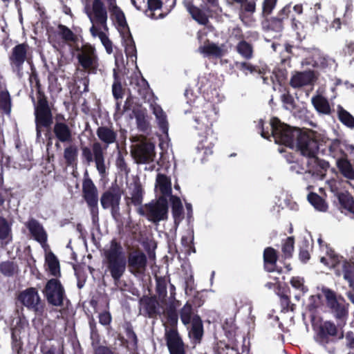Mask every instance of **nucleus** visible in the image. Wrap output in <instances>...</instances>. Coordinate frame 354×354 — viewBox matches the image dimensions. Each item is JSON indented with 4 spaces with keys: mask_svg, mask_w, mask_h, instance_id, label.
<instances>
[{
    "mask_svg": "<svg viewBox=\"0 0 354 354\" xmlns=\"http://www.w3.org/2000/svg\"><path fill=\"white\" fill-rule=\"evenodd\" d=\"M138 213L145 216L149 221L157 224L168 218V201L166 197L160 196L156 201L146 203L138 209Z\"/></svg>",
    "mask_w": 354,
    "mask_h": 354,
    "instance_id": "1a4fd4ad",
    "label": "nucleus"
},
{
    "mask_svg": "<svg viewBox=\"0 0 354 354\" xmlns=\"http://www.w3.org/2000/svg\"><path fill=\"white\" fill-rule=\"evenodd\" d=\"M25 225L34 239L44 247L47 243L48 234L43 225L33 218H30Z\"/></svg>",
    "mask_w": 354,
    "mask_h": 354,
    "instance_id": "412c9836",
    "label": "nucleus"
},
{
    "mask_svg": "<svg viewBox=\"0 0 354 354\" xmlns=\"http://www.w3.org/2000/svg\"><path fill=\"white\" fill-rule=\"evenodd\" d=\"M272 136L276 143L293 149L300 129L283 123L277 118L270 121Z\"/></svg>",
    "mask_w": 354,
    "mask_h": 354,
    "instance_id": "0eeeda50",
    "label": "nucleus"
},
{
    "mask_svg": "<svg viewBox=\"0 0 354 354\" xmlns=\"http://www.w3.org/2000/svg\"><path fill=\"white\" fill-rule=\"evenodd\" d=\"M338 118L345 126L354 128V117L342 106L338 108Z\"/></svg>",
    "mask_w": 354,
    "mask_h": 354,
    "instance_id": "13d9d810",
    "label": "nucleus"
},
{
    "mask_svg": "<svg viewBox=\"0 0 354 354\" xmlns=\"http://www.w3.org/2000/svg\"><path fill=\"white\" fill-rule=\"evenodd\" d=\"M344 324L337 322L335 324L331 321H326L318 328L315 337L316 342L328 350L330 354H334L335 348L333 346L329 347L330 344H335L339 339L344 337L342 328Z\"/></svg>",
    "mask_w": 354,
    "mask_h": 354,
    "instance_id": "7ed1b4c3",
    "label": "nucleus"
},
{
    "mask_svg": "<svg viewBox=\"0 0 354 354\" xmlns=\"http://www.w3.org/2000/svg\"><path fill=\"white\" fill-rule=\"evenodd\" d=\"M82 197L85 201L94 221L95 218H98V189L93 180L89 177L87 171L84 173L82 180Z\"/></svg>",
    "mask_w": 354,
    "mask_h": 354,
    "instance_id": "9b49d317",
    "label": "nucleus"
},
{
    "mask_svg": "<svg viewBox=\"0 0 354 354\" xmlns=\"http://www.w3.org/2000/svg\"><path fill=\"white\" fill-rule=\"evenodd\" d=\"M322 292L325 297L326 306L330 313L337 322H342V324L345 325L348 316L349 304L342 295H337L330 288H324Z\"/></svg>",
    "mask_w": 354,
    "mask_h": 354,
    "instance_id": "423d86ee",
    "label": "nucleus"
},
{
    "mask_svg": "<svg viewBox=\"0 0 354 354\" xmlns=\"http://www.w3.org/2000/svg\"><path fill=\"white\" fill-rule=\"evenodd\" d=\"M337 167L341 174L347 179L354 180V168L346 156L336 160Z\"/></svg>",
    "mask_w": 354,
    "mask_h": 354,
    "instance_id": "f704fd0d",
    "label": "nucleus"
},
{
    "mask_svg": "<svg viewBox=\"0 0 354 354\" xmlns=\"http://www.w3.org/2000/svg\"><path fill=\"white\" fill-rule=\"evenodd\" d=\"M57 35L65 43H75L77 41V35L66 26L61 24L57 26Z\"/></svg>",
    "mask_w": 354,
    "mask_h": 354,
    "instance_id": "a18cd8bd",
    "label": "nucleus"
},
{
    "mask_svg": "<svg viewBox=\"0 0 354 354\" xmlns=\"http://www.w3.org/2000/svg\"><path fill=\"white\" fill-rule=\"evenodd\" d=\"M17 299L28 310L33 311L36 315H42L44 313L45 304L41 300L36 288L30 287L21 291Z\"/></svg>",
    "mask_w": 354,
    "mask_h": 354,
    "instance_id": "f8f14e48",
    "label": "nucleus"
},
{
    "mask_svg": "<svg viewBox=\"0 0 354 354\" xmlns=\"http://www.w3.org/2000/svg\"><path fill=\"white\" fill-rule=\"evenodd\" d=\"M16 267L13 261H3L0 263V271L4 276L11 277L15 274Z\"/></svg>",
    "mask_w": 354,
    "mask_h": 354,
    "instance_id": "338daca9",
    "label": "nucleus"
},
{
    "mask_svg": "<svg viewBox=\"0 0 354 354\" xmlns=\"http://www.w3.org/2000/svg\"><path fill=\"white\" fill-rule=\"evenodd\" d=\"M308 201L316 209L322 212L327 210L328 205L326 201L317 194L310 192L308 195Z\"/></svg>",
    "mask_w": 354,
    "mask_h": 354,
    "instance_id": "603ef678",
    "label": "nucleus"
},
{
    "mask_svg": "<svg viewBox=\"0 0 354 354\" xmlns=\"http://www.w3.org/2000/svg\"><path fill=\"white\" fill-rule=\"evenodd\" d=\"M12 238V223L5 217L0 216V240H6Z\"/></svg>",
    "mask_w": 354,
    "mask_h": 354,
    "instance_id": "5fc2aeb1",
    "label": "nucleus"
},
{
    "mask_svg": "<svg viewBox=\"0 0 354 354\" xmlns=\"http://www.w3.org/2000/svg\"><path fill=\"white\" fill-rule=\"evenodd\" d=\"M153 114L156 115L158 121V127L163 133H167L169 124L167 120V115L160 106L153 107Z\"/></svg>",
    "mask_w": 354,
    "mask_h": 354,
    "instance_id": "c03bdc74",
    "label": "nucleus"
},
{
    "mask_svg": "<svg viewBox=\"0 0 354 354\" xmlns=\"http://www.w3.org/2000/svg\"><path fill=\"white\" fill-rule=\"evenodd\" d=\"M156 292L158 299L162 304L166 303L167 297V281L165 277H156Z\"/></svg>",
    "mask_w": 354,
    "mask_h": 354,
    "instance_id": "37998d69",
    "label": "nucleus"
},
{
    "mask_svg": "<svg viewBox=\"0 0 354 354\" xmlns=\"http://www.w3.org/2000/svg\"><path fill=\"white\" fill-rule=\"evenodd\" d=\"M291 5L287 4L281 8L275 16H268L263 19L261 25L264 30L274 32H281L285 28V24L290 17Z\"/></svg>",
    "mask_w": 354,
    "mask_h": 354,
    "instance_id": "4468645a",
    "label": "nucleus"
},
{
    "mask_svg": "<svg viewBox=\"0 0 354 354\" xmlns=\"http://www.w3.org/2000/svg\"><path fill=\"white\" fill-rule=\"evenodd\" d=\"M25 322L24 319L19 317L15 326L11 328L12 346L18 353L22 349L23 346L21 334L24 328Z\"/></svg>",
    "mask_w": 354,
    "mask_h": 354,
    "instance_id": "bb28decb",
    "label": "nucleus"
},
{
    "mask_svg": "<svg viewBox=\"0 0 354 354\" xmlns=\"http://www.w3.org/2000/svg\"><path fill=\"white\" fill-rule=\"evenodd\" d=\"M236 50L245 59H250L253 57V46L245 40L239 41Z\"/></svg>",
    "mask_w": 354,
    "mask_h": 354,
    "instance_id": "8fccbe9b",
    "label": "nucleus"
},
{
    "mask_svg": "<svg viewBox=\"0 0 354 354\" xmlns=\"http://www.w3.org/2000/svg\"><path fill=\"white\" fill-rule=\"evenodd\" d=\"M144 193V189L140 181H135L131 194V197L130 198L131 203L135 206L140 205L143 201Z\"/></svg>",
    "mask_w": 354,
    "mask_h": 354,
    "instance_id": "49530a36",
    "label": "nucleus"
},
{
    "mask_svg": "<svg viewBox=\"0 0 354 354\" xmlns=\"http://www.w3.org/2000/svg\"><path fill=\"white\" fill-rule=\"evenodd\" d=\"M317 154L315 155V157H309L308 158V168L309 171L313 173H322L323 171H326L329 167L328 162L319 159L317 156Z\"/></svg>",
    "mask_w": 354,
    "mask_h": 354,
    "instance_id": "72a5a7b5",
    "label": "nucleus"
},
{
    "mask_svg": "<svg viewBox=\"0 0 354 354\" xmlns=\"http://www.w3.org/2000/svg\"><path fill=\"white\" fill-rule=\"evenodd\" d=\"M156 295H143L139 299V310L144 317L157 319L164 314V308Z\"/></svg>",
    "mask_w": 354,
    "mask_h": 354,
    "instance_id": "2eb2a0df",
    "label": "nucleus"
},
{
    "mask_svg": "<svg viewBox=\"0 0 354 354\" xmlns=\"http://www.w3.org/2000/svg\"><path fill=\"white\" fill-rule=\"evenodd\" d=\"M198 51L207 57L212 56L216 58H221L225 54V51L221 46H218L214 43H210L208 39L207 44L205 43L198 48Z\"/></svg>",
    "mask_w": 354,
    "mask_h": 354,
    "instance_id": "2f4dec72",
    "label": "nucleus"
},
{
    "mask_svg": "<svg viewBox=\"0 0 354 354\" xmlns=\"http://www.w3.org/2000/svg\"><path fill=\"white\" fill-rule=\"evenodd\" d=\"M12 109V100L7 89L0 91V111L3 113L10 115Z\"/></svg>",
    "mask_w": 354,
    "mask_h": 354,
    "instance_id": "de8ad7c7",
    "label": "nucleus"
},
{
    "mask_svg": "<svg viewBox=\"0 0 354 354\" xmlns=\"http://www.w3.org/2000/svg\"><path fill=\"white\" fill-rule=\"evenodd\" d=\"M290 283L292 288L299 290L302 295L306 294L308 291V288L304 285V279L297 276L292 277L290 280Z\"/></svg>",
    "mask_w": 354,
    "mask_h": 354,
    "instance_id": "0e129e2a",
    "label": "nucleus"
},
{
    "mask_svg": "<svg viewBox=\"0 0 354 354\" xmlns=\"http://www.w3.org/2000/svg\"><path fill=\"white\" fill-rule=\"evenodd\" d=\"M125 46H124V52L126 56L128 58H137V50L136 47L135 42L133 41V37L129 31V33L125 34L124 38Z\"/></svg>",
    "mask_w": 354,
    "mask_h": 354,
    "instance_id": "09e8293b",
    "label": "nucleus"
},
{
    "mask_svg": "<svg viewBox=\"0 0 354 354\" xmlns=\"http://www.w3.org/2000/svg\"><path fill=\"white\" fill-rule=\"evenodd\" d=\"M171 213L176 225H178L184 218V209L180 198L174 195L169 197Z\"/></svg>",
    "mask_w": 354,
    "mask_h": 354,
    "instance_id": "7c9ffc66",
    "label": "nucleus"
},
{
    "mask_svg": "<svg viewBox=\"0 0 354 354\" xmlns=\"http://www.w3.org/2000/svg\"><path fill=\"white\" fill-rule=\"evenodd\" d=\"M82 159L84 162L89 165L95 162V167L100 175L102 177L106 176L105 153L106 147L100 142H94L91 145V149L84 146L81 147Z\"/></svg>",
    "mask_w": 354,
    "mask_h": 354,
    "instance_id": "9d476101",
    "label": "nucleus"
},
{
    "mask_svg": "<svg viewBox=\"0 0 354 354\" xmlns=\"http://www.w3.org/2000/svg\"><path fill=\"white\" fill-rule=\"evenodd\" d=\"M165 339L169 354H187L188 345L185 344L177 328H165Z\"/></svg>",
    "mask_w": 354,
    "mask_h": 354,
    "instance_id": "a211bd4d",
    "label": "nucleus"
},
{
    "mask_svg": "<svg viewBox=\"0 0 354 354\" xmlns=\"http://www.w3.org/2000/svg\"><path fill=\"white\" fill-rule=\"evenodd\" d=\"M131 154L137 164H149L156 157L155 145L147 141H142L131 147Z\"/></svg>",
    "mask_w": 354,
    "mask_h": 354,
    "instance_id": "dca6fc26",
    "label": "nucleus"
},
{
    "mask_svg": "<svg viewBox=\"0 0 354 354\" xmlns=\"http://www.w3.org/2000/svg\"><path fill=\"white\" fill-rule=\"evenodd\" d=\"M53 133L57 139L55 143L57 148L59 147V143H71L73 141L72 130L66 122L56 121L53 128Z\"/></svg>",
    "mask_w": 354,
    "mask_h": 354,
    "instance_id": "aec40b11",
    "label": "nucleus"
},
{
    "mask_svg": "<svg viewBox=\"0 0 354 354\" xmlns=\"http://www.w3.org/2000/svg\"><path fill=\"white\" fill-rule=\"evenodd\" d=\"M96 134L101 142L104 145L103 147H106V151L109 145L115 143L117 140V133L111 127H99L96 130Z\"/></svg>",
    "mask_w": 354,
    "mask_h": 354,
    "instance_id": "a878e982",
    "label": "nucleus"
},
{
    "mask_svg": "<svg viewBox=\"0 0 354 354\" xmlns=\"http://www.w3.org/2000/svg\"><path fill=\"white\" fill-rule=\"evenodd\" d=\"M30 97L35 106L36 130L39 134L41 128H50L53 123V113L44 89L36 91V101L33 95Z\"/></svg>",
    "mask_w": 354,
    "mask_h": 354,
    "instance_id": "20e7f679",
    "label": "nucleus"
},
{
    "mask_svg": "<svg viewBox=\"0 0 354 354\" xmlns=\"http://www.w3.org/2000/svg\"><path fill=\"white\" fill-rule=\"evenodd\" d=\"M45 263L48 266V270L50 274L54 277V279H59L61 277L62 274L59 261L52 251H49L46 254Z\"/></svg>",
    "mask_w": 354,
    "mask_h": 354,
    "instance_id": "c756f323",
    "label": "nucleus"
},
{
    "mask_svg": "<svg viewBox=\"0 0 354 354\" xmlns=\"http://www.w3.org/2000/svg\"><path fill=\"white\" fill-rule=\"evenodd\" d=\"M228 4L237 11L239 18L243 20L252 16L256 11V0H227Z\"/></svg>",
    "mask_w": 354,
    "mask_h": 354,
    "instance_id": "6ab92c4d",
    "label": "nucleus"
},
{
    "mask_svg": "<svg viewBox=\"0 0 354 354\" xmlns=\"http://www.w3.org/2000/svg\"><path fill=\"white\" fill-rule=\"evenodd\" d=\"M156 184L162 194L161 196L171 197L172 189L171 183L169 177L165 174H158L156 177Z\"/></svg>",
    "mask_w": 354,
    "mask_h": 354,
    "instance_id": "e433bc0d",
    "label": "nucleus"
},
{
    "mask_svg": "<svg viewBox=\"0 0 354 354\" xmlns=\"http://www.w3.org/2000/svg\"><path fill=\"white\" fill-rule=\"evenodd\" d=\"M295 248V238L288 236L283 241L281 247V251L285 259H290L292 257Z\"/></svg>",
    "mask_w": 354,
    "mask_h": 354,
    "instance_id": "052dcab7",
    "label": "nucleus"
},
{
    "mask_svg": "<svg viewBox=\"0 0 354 354\" xmlns=\"http://www.w3.org/2000/svg\"><path fill=\"white\" fill-rule=\"evenodd\" d=\"M236 67L242 71L245 75H248V73L250 72V73H263V71L261 70L258 66H255L252 65L250 63L248 62H236Z\"/></svg>",
    "mask_w": 354,
    "mask_h": 354,
    "instance_id": "69168bd1",
    "label": "nucleus"
},
{
    "mask_svg": "<svg viewBox=\"0 0 354 354\" xmlns=\"http://www.w3.org/2000/svg\"><path fill=\"white\" fill-rule=\"evenodd\" d=\"M312 104L316 111L323 114L330 113V106L326 97L321 95H317L312 97Z\"/></svg>",
    "mask_w": 354,
    "mask_h": 354,
    "instance_id": "a19ab883",
    "label": "nucleus"
},
{
    "mask_svg": "<svg viewBox=\"0 0 354 354\" xmlns=\"http://www.w3.org/2000/svg\"><path fill=\"white\" fill-rule=\"evenodd\" d=\"M42 292L47 303L52 306L68 308V305L70 304L65 288L59 279L48 280Z\"/></svg>",
    "mask_w": 354,
    "mask_h": 354,
    "instance_id": "6e6552de",
    "label": "nucleus"
},
{
    "mask_svg": "<svg viewBox=\"0 0 354 354\" xmlns=\"http://www.w3.org/2000/svg\"><path fill=\"white\" fill-rule=\"evenodd\" d=\"M189 337L195 342H200L203 335V322L199 315L193 316L192 328L189 332Z\"/></svg>",
    "mask_w": 354,
    "mask_h": 354,
    "instance_id": "473e14b6",
    "label": "nucleus"
},
{
    "mask_svg": "<svg viewBox=\"0 0 354 354\" xmlns=\"http://www.w3.org/2000/svg\"><path fill=\"white\" fill-rule=\"evenodd\" d=\"M64 158L67 166L77 165L78 160V147L75 144H70L64 149Z\"/></svg>",
    "mask_w": 354,
    "mask_h": 354,
    "instance_id": "4c0bfd02",
    "label": "nucleus"
},
{
    "mask_svg": "<svg viewBox=\"0 0 354 354\" xmlns=\"http://www.w3.org/2000/svg\"><path fill=\"white\" fill-rule=\"evenodd\" d=\"M278 0H263L262 2L261 17L263 19L271 15L276 8Z\"/></svg>",
    "mask_w": 354,
    "mask_h": 354,
    "instance_id": "e2e57ef3",
    "label": "nucleus"
},
{
    "mask_svg": "<svg viewBox=\"0 0 354 354\" xmlns=\"http://www.w3.org/2000/svg\"><path fill=\"white\" fill-rule=\"evenodd\" d=\"M313 247L310 245L308 241L305 240L299 245V259L303 263H306L310 259V251Z\"/></svg>",
    "mask_w": 354,
    "mask_h": 354,
    "instance_id": "bf43d9fd",
    "label": "nucleus"
},
{
    "mask_svg": "<svg viewBox=\"0 0 354 354\" xmlns=\"http://www.w3.org/2000/svg\"><path fill=\"white\" fill-rule=\"evenodd\" d=\"M104 257L106 270L115 284L124 274L127 266L129 272L135 276L143 274L147 266V258L142 251L133 250L126 258L121 244L115 239L111 241L110 248L104 251Z\"/></svg>",
    "mask_w": 354,
    "mask_h": 354,
    "instance_id": "f257e3e1",
    "label": "nucleus"
},
{
    "mask_svg": "<svg viewBox=\"0 0 354 354\" xmlns=\"http://www.w3.org/2000/svg\"><path fill=\"white\" fill-rule=\"evenodd\" d=\"M180 317L184 325H188L192 322L193 308L191 304L187 302L180 310Z\"/></svg>",
    "mask_w": 354,
    "mask_h": 354,
    "instance_id": "4d7b16f0",
    "label": "nucleus"
},
{
    "mask_svg": "<svg viewBox=\"0 0 354 354\" xmlns=\"http://www.w3.org/2000/svg\"><path fill=\"white\" fill-rule=\"evenodd\" d=\"M309 22L313 28L317 30L325 32L328 30V22L322 15L315 13V15L310 17Z\"/></svg>",
    "mask_w": 354,
    "mask_h": 354,
    "instance_id": "3c124183",
    "label": "nucleus"
},
{
    "mask_svg": "<svg viewBox=\"0 0 354 354\" xmlns=\"http://www.w3.org/2000/svg\"><path fill=\"white\" fill-rule=\"evenodd\" d=\"M92 9L96 22L100 24L104 30H108L107 12L103 2L101 0H93Z\"/></svg>",
    "mask_w": 354,
    "mask_h": 354,
    "instance_id": "c85d7f7f",
    "label": "nucleus"
},
{
    "mask_svg": "<svg viewBox=\"0 0 354 354\" xmlns=\"http://www.w3.org/2000/svg\"><path fill=\"white\" fill-rule=\"evenodd\" d=\"M277 251L272 247H267L263 250V268L268 272L276 271L277 262L278 260Z\"/></svg>",
    "mask_w": 354,
    "mask_h": 354,
    "instance_id": "cd10ccee",
    "label": "nucleus"
},
{
    "mask_svg": "<svg viewBox=\"0 0 354 354\" xmlns=\"http://www.w3.org/2000/svg\"><path fill=\"white\" fill-rule=\"evenodd\" d=\"M123 328L127 336L125 343L127 344V346H129L131 349L136 350L138 346V338L134 332L132 324L129 322H125Z\"/></svg>",
    "mask_w": 354,
    "mask_h": 354,
    "instance_id": "58836bf2",
    "label": "nucleus"
},
{
    "mask_svg": "<svg viewBox=\"0 0 354 354\" xmlns=\"http://www.w3.org/2000/svg\"><path fill=\"white\" fill-rule=\"evenodd\" d=\"M123 191L118 185L111 186L104 192L100 197V203L104 209H110L112 217L118 221L120 217V204Z\"/></svg>",
    "mask_w": 354,
    "mask_h": 354,
    "instance_id": "ddd939ff",
    "label": "nucleus"
},
{
    "mask_svg": "<svg viewBox=\"0 0 354 354\" xmlns=\"http://www.w3.org/2000/svg\"><path fill=\"white\" fill-rule=\"evenodd\" d=\"M339 209L342 212L346 211L354 214V198L348 192H341L337 194Z\"/></svg>",
    "mask_w": 354,
    "mask_h": 354,
    "instance_id": "c9c22d12",
    "label": "nucleus"
},
{
    "mask_svg": "<svg viewBox=\"0 0 354 354\" xmlns=\"http://www.w3.org/2000/svg\"><path fill=\"white\" fill-rule=\"evenodd\" d=\"M276 294L279 297L281 311L289 312L294 311L295 304L290 301V289L286 283L278 284L276 288Z\"/></svg>",
    "mask_w": 354,
    "mask_h": 354,
    "instance_id": "b1692460",
    "label": "nucleus"
},
{
    "mask_svg": "<svg viewBox=\"0 0 354 354\" xmlns=\"http://www.w3.org/2000/svg\"><path fill=\"white\" fill-rule=\"evenodd\" d=\"M28 44H19L12 48L9 55V63L12 71L19 76L23 73V66L28 59Z\"/></svg>",
    "mask_w": 354,
    "mask_h": 354,
    "instance_id": "f3484780",
    "label": "nucleus"
},
{
    "mask_svg": "<svg viewBox=\"0 0 354 354\" xmlns=\"http://www.w3.org/2000/svg\"><path fill=\"white\" fill-rule=\"evenodd\" d=\"M136 124L138 130L142 132H147L149 128V124L146 118V113L142 110L134 111Z\"/></svg>",
    "mask_w": 354,
    "mask_h": 354,
    "instance_id": "864d4df0",
    "label": "nucleus"
},
{
    "mask_svg": "<svg viewBox=\"0 0 354 354\" xmlns=\"http://www.w3.org/2000/svg\"><path fill=\"white\" fill-rule=\"evenodd\" d=\"M177 308L176 305L170 301L166 309H164L163 315H165L170 328H177L178 321Z\"/></svg>",
    "mask_w": 354,
    "mask_h": 354,
    "instance_id": "79ce46f5",
    "label": "nucleus"
},
{
    "mask_svg": "<svg viewBox=\"0 0 354 354\" xmlns=\"http://www.w3.org/2000/svg\"><path fill=\"white\" fill-rule=\"evenodd\" d=\"M162 5L163 1L162 0H147L148 10L145 11L146 15L151 18H153L155 15L153 11L160 9Z\"/></svg>",
    "mask_w": 354,
    "mask_h": 354,
    "instance_id": "774afa93",
    "label": "nucleus"
},
{
    "mask_svg": "<svg viewBox=\"0 0 354 354\" xmlns=\"http://www.w3.org/2000/svg\"><path fill=\"white\" fill-rule=\"evenodd\" d=\"M77 59L80 64L84 70L88 72H94L96 70L97 57L93 48L89 47L84 50L82 53L77 55Z\"/></svg>",
    "mask_w": 354,
    "mask_h": 354,
    "instance_id": "4be33fe9",
    "label": "nucleus"
},
{
    "mask_svg": "<svg viewBox=\"0 0 354 354\" xmlns=\"http://www.w3.org/2000/svg\"><path fill=\"white\" fill-rule=\"evenodd\" d=\"M193 112L195 113V129L198 131L201 147H213L217 140L216 135L212 129L217 115L215 105L211 102H205L201 108L197 107Z\"/></svg>",
    "mask_w": 354,
    "mask_h": 354,
    "instance_id": "f03ea898",
    "label": "nucleus"
},
{
    "mask_svg": "<svg viewBox=\"0 0 354 354\" xmlns=\"http://www.w3.org/2000/svg\"><path fill=\"white\" fill-rule=\"evenodd\" d=\"M312 77L313 73L311 72L299 73L291 77L290 84L293 88H300L309 84Z\"/></svg>",
    "mask_w": 354,
    "mask_h": 354,
    "instance_id": "ea45409f",
    "label": "nucleus"
},
{
    "mask_svg": "<svg viewBox=\"0 0 354 354\" xmlns=\"http://www.w3.org/2000/svg\"><path fill=\"white\" fill-rule=\"evenodd\" d=\"M193 19L197 21L201 25H207L209 23L208 16L204 11L198 7L193 8L189 12Z\"/></svg>",
    "mask_w": 354,
    "mask_h": 354,
    "instance_id": "680f3d73",
    "label": "nucleus"
},
{
    "mask_svg": "<svg viewBox=\"0 0 354 354\" xmlns=\"http://www.w3.org/2000/svg\"><path fill=\"white\" fill-rule=\"evenodd\" d=\"M109 3L112 6V16L118 25V31L122 37L124 38L125 34L129 33V31H130L125 15L120 8L115 4V0H109Z\"/></svg>",
    "mask_w": 354,
    "mask_h": 354,
    "instance_id": "393cba45",
    "label": "nucleus"
},
{
    "mask_svg": "<svg viewBox=\"0 0 354 354\" xmlns=\"http://www.w3.org/2000/svg\"><path fill=\"white\" fill-rule=\"evenodd\" d=\"M322 141L320 134L311 129L299 130L295 144L297 151L306 158L315 157L317 154L320 142Z\"/></svg>",
    "mask_w": 354,
    "mask_h": 354,
    "instance_id": "39448f33",
    "label": "nucleus"
},
{
    "mask_svg": "<svg viewBox=\"0 0 354 354\" xmlns=\"http://www.w3.org/2000/svg\"><path fill=\"white\" fill-rule=\"evenodd\" d=\"M329 155L337 160L342 158V156H346V154L341 147V142L338 139L333 140L328 146Z\"/></svg>",
    "mask_w": 354,
    "mask_h": 354,
    "instance_id": "6e6d98bb",
    "label": "nucleus"
},
{
    "mask_svg": "<svg viewBox=\"0 0 354 354\" xmlns=\"http://www.w3.org/2000/svg\"><path fill=\"white\" fill-rule=\"evenodd\" d=\"M335 274L337 277L342 276L348 283L349 288L354 290V262L345 260L336 265Z\"/></svg>",
    "mask_w": 354,
    "mask_h": 354,
    "instance_id": "5701e85b",
    "label": "nucleus"
}]
</instances>
